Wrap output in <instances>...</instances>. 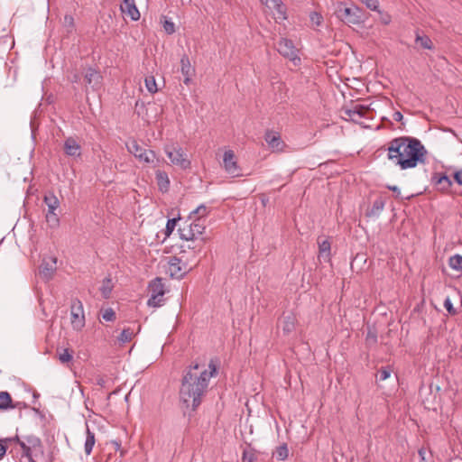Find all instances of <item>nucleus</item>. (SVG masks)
Returning a JSON list of instances; mask_svg holds the SVG:
<instances>
[{
	"instance_id": "f257e3e1",
	"label": "nucleus",
	"mask_w": 462,
	"mask_h": 462,
	"mask_svg": "<svg viewBox=\"0 0 462 462\" xmlns=\"http://www.w3.org/2000/svg\"><path fill=\"white\" fill-rule=\"evenodd\" d=\"M208 368L209 371L196 364L185 372L180 389V397L187 407L190 406L195 410L201 403L208 382L217 373V367L213 361L209 363Z\"/></svg>"
},
{
	"instance_id": "f03ea898",
	"label": "nucleus",
	"mask_w": 462,
	"mask_h": 462,
	"mask_svg": "<svg viewBox=\"0 0 462 462\" xmlns=\"http://www.w3.org/2000/svg\"><path fill=\"white\" fill-rule=\"evenodd\" d=\"M388 159L395 162L402 170L415 168L426 161L427 150L414 137L402 136L393 139L387 148Z\"/></svg>"
},
{
	"instance_id": "7ed1b4c3",
	"label": "nucleus",
	"mask_w": 462,
	"mask_h": 462,
	"mask_svg": "<svg viewBox=\"0 0 462 462\" xmlns=\"http://www.w3.org/2000/svg\"><path fill=\"white\" fill-rule=\"evenodd\" d=\"M14 440L21 447L23 455L29 462H37L43 456V447L41 439L34 435L23 437L15 436Z\"/></svg>"
},
{
	"instance_id": "20e7f679",
	"label": "nucleus",
	"mask_w": 462,
	"mask_h": 462,
	"mask_svg": "<svg viewBox=\"0 0 462 462\" xmlns=\"http://www.w3.org/2000/svg\"><path fill=\"white\" fill-rule=\"evenodd\" d=\"M360 13V8L356 5L347 7L343 2H337L336 5L337 17L346 24H359L362 21Z\"/></svg>"
},
{
	"instance_id": "39448f33",
	"label": "nucleus",
	"mask_w": 462,
	"mask_h": 462,
	"mask_svg": "<svg viewBox=\"0 0 462 462\" xmlns=\"http://www.w3.org/2000/svg\"><path fill=\"white\" fill-rule=\"evenodd\" d=\"M164 151L173 165L178 166L182 170H187L190 168L191 162L188 158L187 153L180 146L166 145Z\"/></svg>"
},
{
	"instance_id": "423d86ee",
	"label": "nucleus",
	"mask_w": 462,
	"mask_h": 462,
	"mask_svg": "<svg viewBox=\"0 0 462 462\" xmlns=\"http://www.w3.org/2000/svg\"><path fill=\"white\" fill-rule=\"evenodd\" d=\"M127 151L132 153L140 162L153 163L156 159V154L152 150H146L140 146L136 140L133 139L126 143Z\"/></svg>"
},
{
	"instance_id": "0eeeda50",
	"label": "nucleus",
	"mask_w": 462,
	"mask_h": 462,
	"mask_svg": "<svg viewBox=\"0 0 462 462\" xmlns=\"http://www.w3.org/2000/svg\"><path fill=\"white\" fill-rule=\"evenodd\" d=\"M70 323L74 330L80 331L86 324L81 300L74 299L70 305Z\"/></svg>"
},
{
	"instance_id": "6e6552de",
	"label": "nucleus",
	"mask_w": 462,
	"mask_h": 462,
	"mask_svg": "<svg viewBox=\"0 0 462 462\" xmlns=\"http://www.w3.org/2000/svg\"><path fill=\"white\" fill-rule=\"evenodd\" d=\"M150 298L147 304L151 307H160L163 303V295L165 293L164 285L161 278H156L149 284Z\"/></svg>"
},
{
	"instance_id": "1a4fd4ad",
	"label": "nucleus",
	"mask_w": 462,
	"mask_h": 462,
	"mask_svg": "<svg viewBox=\"0 0 462 462\" xmlns=\"http://www.w3.org/2000/svg\"><path fill=\"white\" fill-rule=\"evenodd\" d=\"M222 166L226 174L230 177L236 178L242 176V170L238 165L235 152L232 150H227L224 152Z\"/></svg>"
},
{
	"instance_id": "9d476101",
	"label": "nucleus",
	"mask_w": 462,
	"mask_h": 462,
	"mask_svg": "<svg viewBox=\"0 0 462 462\" xmlns=\"http://www.w3.org/2000/svg\"><path fill=\"white\" fill-rule=\"evenodd\" d=\"M277 50L280 54L293 61L294 64H297L296 61H300V58L298 57V50L294 46L292 41L286 38H282L277 44Z\"/></svg>"
},
{
	"instance_id": "9b49d317",
	"label": "nucleus",
	"mask_w": 462,
	"mask_h": 462,
	"mask_svg": "<svg viewBox=\"0 0 462 462\" xmlns=\"http://www.w3.org/2000/svg\"><path fill=\"white\" fill-rule=\"evenodd\" d=\"M189 271L188 265L176 257H170L168 261L167 273L171 278L181 279Z\"/></svg>"
},
{
	"instance_id": "f8f14e48",
	"label": "nucleus",
	"mask_w": 462,
	"mask_h": 462,
	"mask_svg": "<svg viewBox=\"0 0 462 462\" xmlns=\"http://www.w3.org/2000/svg\"><path fill=\"white\" fill-rule=\"evenodd\" d=\"M264 140L268 144V147L273 152H282L285 148V143L281 138V134L273 130L266 131L264 134Z\"/></svg>"
},
{
	"instance_id": "ddd939ff",
	"label": "nucleus",
	"mask_w": 462,
	"mask_h": 462,
	"mask_svg": "<svg viewBox=\"0 0 462 462\" xmlns=\"http://www.w3.org/2000/svg\"><path fill=\"white\" fill-rule=\"evenodd\" d=\"M431 183L438 190L441 192L448 191L452 186L451 180L448 177L447 174L441 172H436L432 175Z\"/></svg>"
},
{
	"instance_id": "4468645a",
	"label": "nucleus",
	"mask_w": 462,
	"mask_h": 462,
	"mask_svg": "<svg viewBox=\"0 0 462 462\" xmlns=\"http://www.w3.org/2000/svg\"><path fill=\"white\" fill-rule=\"evenodd\" d=\"M57 258L50 257L48 260H43L40 266V274L46 280L52 278L56 271Z\"/></svg>"
},
{
	"instance_id": "2eb2a0df",
	"label": "nucleus",
	"mask_w": 462,
	"mask_h": 462,
	"mask_svg": "<svg viewBox=\"0 0 462 462\" xmlns=\"http://www.w3.org/2000/svg\"><path fill=\"white\" fill-rule=\"evenodd\" d=\"M120 10L123 14L128 15L133 21L140 19V12L136 7L134 0H123L120 5Z\"/></svg>"
},
{
	"instance_id": "dca6fc26",
	"label": "nucleus",
	"mask_w": 462,
	"mask_h": 462,
	"mask_svg": "<svg viewBox=\"0 0 462 462\" xmlns=\"http://www.w3.org/2000/svg\"><path fill=\"white\" fill-rule=\"evenodd\" d=\"M64 152L69 157L79 158L81 155V146L73 137H69L64 142Z\"/></svg>"
},
{
	"instance_id": "f3484780",
	"label": "nucleus",
	"mask_w": 462,
	"mask_h": 462,
	"mask_svg": "<svg viewBox=\"0 0 462 462\" xmlns=\"http://www.w3.org/2000/svg\"><path fill=\"white\" fill-rule=\"evenodd\" d=\"M181 73L184 76L183 83L189 85L191 78L194 75V69L192 68L189 59L187 55H183L180 59Z\"/></svg>"
},
{
	"instance_id": "a211bd4d",
	"label": "nucleus",
	"mask_w": 462,
	"mask_h": 462,
	"mask_svg": "<svg viewBox=\"0 0 462 462\" xmlns=\"http://www.w3.org/2000/svg\"><path fill=\"white\" fill-rule=\"evenodd\" d=\"M296 318L293 314L283 315L279 321L284 334H290L295 328Z\"/></svg>"
},
{
	"instance_id": "6ab92c4d",
	"label": "nucleus",
	"mask_w": 462,
	"mask_h": 462,
	"mask_svg": "<svg viewBox=\"0 0 462 462\" xmlns=\"http://www.w3.org/2000/svg\"><path fill=\"white\" fill-rule=\"evenodd\" d=\"M271 10H273V15L274 20L277 23H281L283 21L287 20V18H288V16H287V7L282 3V0H279L278 3L273 5V8Z\"/></svg>"
},
{
	"instance_id": "aec40b11",
	"label": "nucleus",
	"mask_w": 462,
	"mask_h": 462,
	"mask_svg": "<svg viewBox=\"0 0 462 462\" xmlns=\"http://www.w3.org/2000/svg\"><path fill=\"white\" fill-rule=\"evenodd\" d=\"M155 179L157 185L159 187V189L162 192H167L170 188V179L168 177V174L163 171H156L155 172Z\"/></svg>"
},
{
	"instance_id": "412c9836",
	"label": "nucleus",
	"mask_w": 462,
	"mask_h": 462,
	"mask_svg": "<svg viewBox=\"0 0 462 462\" xmlns=\"http://www.w3.org/2000/svg\"><path fill=\"white\" fill-rule=\"evenodd\" d=\"M16 406L13 403L11 394L6 391L0 392V411L14 409Z\"/></svg>"
},
{
	"instance_id": "4be33fe9",
	"label": "nucleus",
	"mask_w": 462,
	"mask_h": 462,
	"mask_svg": "<svg viewBox=\"0 0 462 462\" xmlns=\"http://www.w3.org/2000/svg\"><path fill=\"white\" fill-rule=\"evenodd\" d=\"M43 200L48 211H56L60 207V200L52 192L46 193Z\"/></svg>"
},
{
	"instance_id": "5701e85b",
	"label": "nucleus",
	"mask_w": 462,
	"mask_h": 462,
	"mask_svg": "<svg viewBox=\"0 0 462 462\" xmlns=\"http://www.w3.org/2000/svg\"><path fill=\"white\" fill-rule=\"evenodd\" d=\"M368 109L361 105H356L353 108L348 109L346 114L351 117L352 120L365 117Z\"/></svg>"
},
{
	"instance_id": "b1692460",
	"label": "nucleus",
	"mask_w": 462,
	"mask_h": 462,
	"mask_svg": "<svg viewBox=\"0 0 462 462\" xmlns=\"http://www.w3.org/2000/svg\"><path fill=\"white\" fill-rule=\"evenodd\" d=\"M114 289V283L110 277H106L102 281V285L99 289L104 299H109Z\"/></svg>"
},
{
	"instance_id": "393cba45",
	"label": "nucleus",
	"mask_w": 462,
	"mask_h": 462,
	"mask_svg": "<svg viewBox=\"0 0 462 462\" xmlns=\"http://www.w3.org/2000/svg\"><path fill=\"white\" fill-rule=\"evenodd\" d=\"M385 206V200L383 198L376 199L371 209L368 211L367 216L368 217H378L381 212L383 211V208Z\"/></svg>"
},
{
	"instance_id": "a878e982",
	"label": "nucleus",
	"mask_w": 462,
	"mask_h": 462,
	"mask_svg": "<svg viewBox=\"0 0 462 462\" xmlns=\"http://www.w3.org/2000/svg\"><path fill=\"white\" fill-rule=\"evenodd\" d=\"M100 79L99 73L93 69H88L85 74L86 82L88 85H92L93 88L100 83Z\"/></svg>"
},
{
	"instance_id": "bb28decb",
	"label": "nucleus",
	"mask_w": 462,
	"mask_h": 462,
	"mask_svg": "<svg viewBox=\"0 0 462 462\" xmlns=\"http://www.w3.org/2000/svg\"><path fill=\"white\" fill-rule=\"evenodd\" d=\"M191 230H193L196 236L199 238L205 230V219L197 217L194 221L189 225Z\"/></svg>"
},
{
	"instance_id": "cd10ccee",
	"label": "nucleus",
	"mask_w": 462,
	"mask_h": 462,
	"mask_svg": "<svg viewBox=\"0 0 462 462\" xmlns=\"http://www.w3.org/2000/svg\"><path fill=\"white\" fill-rule=\"evenodd\" d=\"M180 236L182 240H186L187 242H195L198 241V237L194 234L193 230L188 226H184L179 229Z\"/></svg>"
},
{
	"instance_id": "c85d7f7f",
	"label": "nucleus",
	"mask_w": 462,
	"mask_h": 462,
	"mask_svg": "<svg viewBox=\"0 0 462 462\" xmlns=\"http://www.w3.org/2000/svg\"><path fill=\"white\" fill-rule=\"evenodd\" d=\"M95 434L90 431L89 428H87V437L84 445L85 453L88 456L91 454L93 447L95 445Z\"/></svg>"
},
{
	"instance_id": "c756f323",
	"label": "nucleus",
	"mask_w": 462,
	"mask_h": 462,
	"mask_svg": "<svg viewBox=\"0 0 462 462\" xmlns=\"http://www.w3.org/2000/svg\"><path fill=\"white\" fill-rule=\"evenodd\" d=\"M415 42L417 44L420 46L422 49L431 50L433 48V44L431 40L427 35H420L417 33Z\"/></svg>"
},
{
	"instance_id": "7c9ffc66",
	"label": "nucleus",
	"mask_w": 462,
	"mask_h": 462,
	"mask_svg": "<svg viewBox=\"0 0 462 462\" xmlns=\"http://www.w3.org/2000/svg\"><path fill=\"white\" fill-rule=\"evenodd\" d=\"M448 265L451 269L462 273V256L460 254H455L448 260Z\"/></svg>"
},
{
	"instance_id": "2f4dec72",
	"label": "nucleus",
	"mask_w": 462,
	"mask_h": 462,
	"mask_svg": "<svg viewBox=\"0 0 462 462\" xmlns=\"http://www.w3.org/2000/svg\"><path fill=\"white\" fill-rule=\"evenodd\" d=\"M45 217L50 227L55 228L59 226L60 218L56 211H47Z\"/></svg>"
},
{
	"instance_id": "473e14b6",
	"label": "nucleus",
	"mask_w": 462,
	"mask_h": 462,
	"mask_svg": "<svg viewBox=\"0 0 462 462\" xmlns=\"http://www.w3.org/2000/svg\"><path fill=\"white\" fill-rule=\"evenodd\" d=\"M274 456L278 460H285L289 456L287 444L279 446L274 452Z\"/></svg>"
},
{
	"instance_id": "72a5a7b5",
	"label": "nucleus",
	"mask_w": 462,
	"mask_h": 462,
	"mask_svg": "<svg viewBox=\"0 0 462 462\" xmlns=\"http://www.w3.org/2000/svg\"><path fill=\"white\" fill-rule=\"evenodd\" d=\"M319 250L320 257H328L330 253V243L328 240L319 243Z\"/></svg>"
},
{
	"instance_id": "f704fd0d",
	"label": "nucleus",
	"mask_w": 462,
	"mask_h": 462,
	"mask_svg": "<svg viewBox=\"0 0 462 462\" xmlns=\"http://www.w3.org/2000/svg\"><path fill=\"white\" fill-rule=\"evenodd\" d=\"M144 83H145V87H146L147 90L150 93L153 94L158 91L154 77L150 76V77L145 78Z\"/></svg>"
},
{
	"instance_id": "c9c22d12",
	"label": "nucleus",
	"mask_w": 462,
	"mask_h": 462,
	"mask_svg": "<svg viewBox=\"0 0 462 462\" xmlns=\"http://www.w3.org/2000/svg\"><path fill=\"white\" fill-rule=\"evenodd\" d=\"M63 26L67 32H72L75 27L74 18L70 14H66L63 20Z\"/></svg>"
},
{
	"instance_id": "e433bc0d",
	"label": "nucleus",
	"mask_w": 462,
	"mask_h": 462,
	"mask_svg": "<svg viewBox=\"0 0 462 462\" xmlns=\"http://www.w3.org/2000/svg\"><path fill=\"white\" fill-rule=\"evenodd\" d=\"M134 337V331L130 328H125L118 337V340L122 343H126L132 340Z\"/></svg>"
},
{
	"instance_id": "4c0bfd02",
	"label": "nucleus",
	"mask_w": 462,
	"mask_h": 462,
	"mask_svg": "<svg viewBox=\"0 0 462 462\" xmlns=\"http://www.w3.org/2000/svg\"><path fill=\"white\" fill-rule=\"evenodd\" d=\"M72 358H73L72 354L68 348L63 349L62 352H60L59 354V360L62 364L70 362L72 360Z\"/></svg>"
},
{
	"instance_id": "58836bf2",
	"label": "nucleus",
	"mask_w": 462,
	"mask_h": 462,
	"mask_svg": "<svg viewBox=\"0 0 462 462\" xmlns=\"http://www.w3.org/2000/svg\"><path fill=\"white\" fill-rule=\"evenodd\" d=\"M362 2L368 9L372 11H379V1L378 0H359Z\"/></svg>"
},
{
	"instance_id": "ea45409f",
	"label": "nucleus",
	"mask_w": 462,
	"mask_h": 462,
	"mask_svg": "<svg viewBox=\"0 0 462 462\" xmlns=\"http://www.w3.org/2000/svg\"><path fill=\"white\" fill-rule=\"evenodd\" d=\"M310 19L313 24L318 25V26L320 25L323 21L322 15L317 12L310 13Z\"/></svg>"
},
{
	"instance_id": "a19ab883",
	"label": "nucleus",
	"mask_w": 462,
	"mask_h": 462,
	"mask_svg": "<svg viewBox=\"0 0 462 462\" xmlns=\"http://www.w3.org/2000/svg\"><path fill=\"white\" fill-rule=\"evenodd\" d=\"M391 375V369L389 367H383L378 372V379L380 381H384L388 379Z\"/></svg>"
},
{
	"instance_id": "79ce46f5",
	"label": "nucleus",
	"mask_w": 462,
	"mask_h": 462,
	"mask_svg": "<svg viewBox=\"0 0 462 462\" xmlns=\"http://www.w3.org/2000/svg\"><path fill=\"white\" fill-rule=\"evenodd\" d=\"M103 319L106 321H113L116 319V313L112 309H106L102 314Z\"/></svg>"
},
{
	"instance_id": "37998d69",
	"label": "nucleus",
	"mask_w": 462,
	"mask_h": 462,
	"mask_svg": "<svg viewBox=\"0 0 462 462\" xmlns=\"http://www.w3.org/2000/svg\"><path fill=\"white\" fill-rule=\"evenodd\" d=\"M203 243H204V239L199 238V239H198V241H195L194 243L192 242V245H188L187 247L189 249H192L194 251L200 252L202 249Z\"/></svg>"
},
{
	"instance_id": "c03bdc74",
	"label": "nucleus",
	"mask_w": 462,
	"mask_h": 462,
	"mask_svg": "<svg viewBox=\"0 0 462 462\" xmlns=\"http://www.w3.org/2000/svg\"><path fill=\"white\" fill-rule=\"evenodd\" d=\"M377 12L380 14V22L383 24L387 25V24H389L391 23L392 17H391V15L388 13H384V12L381 11L380 9Z\"/></svg>"
},
{
	"instance_id": "a18cd8bd",
	"label": "nucleus",
	"mask_w": 462,
	"mask_h": 462,
	"mask_svg": "<svg viewBox=\"0 0 462 462\" xmlns=\"http://www.w3.org/2000/svg\"><path fill=\"white\" fill-rule=\"evenodd\" d=\"M191 214L199 215L198 217H203L208 214V208L204 205L199 206L194 211L191 212Z\"/></svg>"
},
{
	"instance_id": "49530a36",
	"label": "nucleus",
	"mask_w": 462,
	"mask_h": 462,
	"mask_svg": "<svg viewBox=\"0 0 462 462\" xmlns=\"http://www.w3.org/2000/svg\"><path fill=\"white\" fill-rule=\"evenodd\" d=\"M163 29L168 34H172L175 32V25L172 22L165 20Z\"/></svg>"
},
{
	"instance_id": "de8ad7c7",
	"label": "nucleus",
	"mask_w": 462,
	"mask_h": 462,
	"mask_svg": "<svg viewBox=\"0 0 462 462\" xmlns=\"http://www.w3.org/2000/svg\"><path fill=\"white\" fill-rule=\"evenodd\" d=\"M177 219L171 218L167 221L166 224V235H170L175 228Z\"/></svg>"
},
{
	"instance_id": "09e8293b",
	"label": "nucleus",
	"mask_w": 462,
	"mask_h": 462,
	"mask_svg": "<svg viewBox=\"0 0 462 462\" xmlns=\"http://www.w3.org/2000/svg\"><path fill=\"white\" fill-rule=\"evenodd\" d=\"M243 462H254L255 460V457L253 453L248 451H244L242 456Z\"/></svg>"
},
{
	"instance_id": "8fccbe9b",
	"label": "nucleus",
	"mask_w": 462,
	"mask_h": 462,
	"mask_svg": "<svg viewBox=\"0 0 462 462\" xmlns=\"http://www.w3.org/2000/svg\"><path fill=\"white\" fill-rule=\"evenodd\" d=\"M444 307L445 309L448 310V313L450 314H455L456 313V310L455 309L453 308V305H452V302L450 300L449 298H447L444 301Z\"/></svg>"
},
{
	"instance_id": "3c124183",
	"label": "nucleus",
	"mask_w": 462,
	"mask_h": 462,
	"mask_svg": "<svg viewBox=\"0 0 462 462\" xmlns=\"http://www.w3.org/2000/svg\"><path fill=\"white\" fill-rule=\"evenodd\" d=\"M260 2L269 10L273 8V5L279 2V0H260Z\"/></svg>"
},
{
	"instance_id": "603ef678",
	"label": "nucleus",
	"mask_w": 462,
	"mask_h": 462,
	"mask_svg": "<svg viewBox=\"0 0 462 462\" xmlns=\"http://www.w3.org/2000/svg\"><path fill=\"white\" fill-rule=\"evenodd\" d=\"M454 179L459 185H462V170L455 172Z\"/></svg>"
},
{
	"instance_id": "864d4df0",
	"label": "nucleus",
	"mask_w": 462,
	"mask_h": 462,
	"mask_svg": "<svg viewBox=\"0 0 462 462\" xmlns=\"http://www.w3.org/2000/svg\"><path fill=\"white\" fill-rule=\"evenodd\" d=\"M393 120H395L397 122H400V121L402 120L403 116H402V114L401 112L396 111V112L393 113Z\"/></svg>"
},
{
	"instance_id": "5fc2aeb1",
	"label": "nucleus",
	"mask_w": 462,
	"mask_h": 462,
	"mask_svg": "<svg viewBox=\"0 0 462 462\" xmlns=\"http://www.w3.org/2000/svg\"><path fill=\"white\" fill-rule=\"evenodd\" d=\"M7 447L0 441V459L5 455Z\"/></svg>"
},
{
	"instance_id": "6e6d98bb",
	"label": "nucleus",
	"mask_w": 462,
	"mask_h": 462,
	"mask_svg": "<svg viewBox=\"0 0 462 462\" xmlns=\"http://www.w3.org/2000/svg\"><path fill=\"white\" fill-rule=\"evenodd\" d=\"M418 453H419V456L420 457V462H427L426 461V457H425V455H426L425 450L423 448H420V449H419Z\"/></svg>"
},
{
	"instance_id": "4d7b16f0",
	"label": "nucleus",
	"mask_w": 462,
	"mask_h": 462,
	"mask_svg": "<svg viewBox=\"0 0 462 462\" xmlns=\"http://www.w3.org/2000/svg\"><path fill=\"white\" fill-rule=\"evenodd\" d=\"M390 190L393 191V192H397L398 194H400V189L397 186H388L387 187Z\"/></svg>"
}]
</instances>
